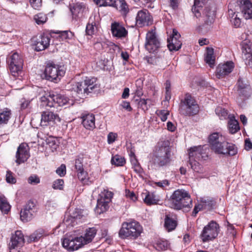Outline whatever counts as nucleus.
<instances>
[{"label":"nucleus","mask_w":252,"mask_h":252,"mask_svg":"<svg viewBox=\"0 0 252 252\" xmlns=\"http://www.w3.org/2000/svg\"><path fill=\"white\" fill-rule=\"evenodd\" d=\"M50 39L47 36L42 35L35 43V50L40 51L45 50L49 45Z\"/></svg>","instance_id":"7c9ffc66"},{"label":"nucleus","mask_w":252,"mask_h":252,"mask_svg":"<svg viewBox=\"0 0 252 252\" xmlns=\"http://www.w3.org/2000/svg\"><path fill=\"white\" fill-rule=\"evenodd\" d=\"M228 118H229L228 123L229 131L231 133L234 134L240 129L239 123L238 121L235 120L233 116L229 115Z\"/></svg>","instance_id":"ea45409f"},{"label":"nucleus","mask_w":252,"mask_h":252,"mask_svg":"<svg viewBox=\"0 0 252 252\" xmlns=\"http://www.w3.org/2000/svg\"><path fill=\"white\" fill-rule=\"evenodd\" d=\"M142 197L145 203L151 205L158 203L159 199L153 192L145 190L141 194Z\"/></svg>","instance_id":"c756f323"},{"label":"nucleus","mask_w":252,"mask_h":252,"mask_svg":"<svg viewBox=\"0 0 252 252\" xmlns=\"http://www.w3.org/2000/svg\"><path fill=\"white\" fill-rule=\"evenodd\" d=\"M192 200L189 192L185 189L175 190L170 197V207L176 210L192 207Z\"/></svg>","instance_id":"7ed1b4c3"},{"label":"nucleus","mask_w":252,"mask_h":252,"mask_svg":"<svg viewBox=\"0 0 252 252\" xmlns=\"http://www.w3.org/2000/svg\"><path fill=\"white\" fill-rule=\"evenodd\" d=\"M241 10L246 19H252V3L249 0H238Z\"/></svg>","instance_id":"bb28decb"},{"label":"nucleus","mask_w":252,"mask_h":252,"mask_svg":"<svg viewBox=\"0 0 252 252\" xmlns=\"http://www.w3.org/2000/svg\"><path fill=\"white\" fill-rule=\"evenodd\" d=\"M143 228L140 223L135 220L124 222L119 231V236L122 239L138 238L142 232Z\"/></svg>","instance_id":"20e7f679"},{"label":"nucleus","mask_w":252,"mask_h":252,"mask_svg":"<svg viewBox=\"0 0 252 252\" xmlns=\"http://www.w3.org/2000/svg\"><path fill=\"white\" fill-rule=\"evenodd\" d=\"M219 224L214 221H211L206 225L201 234V238L203 242L211 241L216 238L219 233Z\"/></svg>","instance_id":"f8f14e48"},{"label":"nucleus","mask_w":252,"mask_h":252,"mask_svg":"<svg viewBox=\"0 0 252 252\" xmlns=\"http://www.w3.org/2000/svg\"><path fill=\"white\" fill-rule=\"evenodd\" d=\"M224 140V138L219 132H214L210 134L208 138L209 143L211 145V148H214L217 151H219L216 145Z\"/></svg>","instance_id":"2f4dec72"},{"label":"nucleus","mask_w":252,"mask_h":252,"mask_svg":"<svg viewBox=\"0 0 252 252\" xmlns=\"http://www.w3.org/2000/svg\"><path fill=\"white\" fill-rule=\"evenodd\" d=\"M177 221L173 218L166 216L164 220V227L168 231H171L175 229L177 226Z\"/></svg>","instance_id":"79ce46f5"},{"label":"nucleus","mask_w":252,"mask_h":252,"mask_svg":"<svg viewBox=\"0 0 252 252\" xmlns=\"http://www.w3.org/2000/svg\"><path fill=\"white\" fill-rule=\"evenodd\" d=\"M210 0H194L192 11L197 18L202 17L205 24L210 26L214 22L215 8L208 4Z\"/></svg>","instance_id":"f257e3e1"},{"label":"nucleus","mask_w":252,"mask_h":252,"mask_svg":"<svg viewBox=\"0 0 252 252\" xmlns=\"http://www.w3.org/2000/svg\"><path fill=\"white\" fill-rule=\"evenodd\" d=\"M168 247V243L166 241H158L155 246V248L158 251H163L167 249Z\"/></svg>","instance_id":"864d4df0"},{"label":"nucleus","mask_w":252,"mask_h":252,"mask_svg":"<svg viewBox=\"0 0 252 252\" xmlns=\"http://www.w3.org/2000/svg\"><path fill=\"white\" fill-rule=\"evenodd\" d=\"M82 124L87 129L93 130L95 127V117L92 113L82 114L81 117Z\"/></svg>","instance_id":"a878e982"},{"label":"nucleus","mask_w":252,"mask_h":252,"mask_svg":"<svg viewBox=\"0 0 252 252\" xmlns=\"http://www.w3.org/2000/svg\"><path fill=\"white\" fill-rule=\"evenodd\" d=\"M151 101V100L149 99L141 98L138 102V105L143 110H147L148 109V106L150 105Z\"/></svg>","instance_id":"6e6d98bb"},{"label":"nucleus","mask_w":252,"mask_h":252,"mask_svg":"<svg viewBox=\"0 0 252 252\" xmlns=\"http://www.w3.org/2000/svg\"><path fill=\"white\" fill-rule=\"evenodd\" d=\"M56 173L60 176L63 177L66 174V166L64 164H62L56 170Z\"/></svg>","instance_id":"0e129e2a"},{"label":"nucleus","mask_w":252,"mask_h":252,"mask_svg":"<svg viewBox=\"0 0 252 252\" xmlns=\"http://www.w3.org/2000/svg\"><path fill=\"white\" fill-rule=\"evenodd\" d=\"M157 114L162 122H165L167 119L169 112L166 110H158Z\"/></svg>","instance_id":"4d7b16f0"},{"label":"nucleus","mask_w":252,"mask_h":252,"mask_svg":"<svg viewBox=\"0 0 252 252\" xmlns=\"http://www.w3.org/2000/svg\"><path fill=\"white\" fill-rule=\"evenodd\" d=\"M204 61L210 67H213L215 63V56L214 49L212 48L207 47L206 52L204 55Z\"/></svg>","instance_id":"e433bc0d"},{"label":"nucleus","mask_w":252,"mask_h":252,"mask_svg":"<svg viewBox=\"0 0 252 252\" xmlns=\"http://www.w3.org/2000/svg\"><path fill=\"white\" fill-rule=\"evenodd\" d=\"M11 209V206L6 197L0 194V210L4 214H7Z\"/></svg>","instance_id":"37998d69"},{"label":"nucleus","mask_w":252,"mask_h":252,"mask_svg":"<svg viewBox=\"0 0 252 252\" xmlns=\"http://www.w3.org/2000/svg\"><path fill=\"white\" fill-rule=\"evenodd\" d=\"M213 204V202L212 200L202 199L201 203L194 207L193 211V214L194 215H196V214L201 210H209L211 209Z\"/></svg>","instance_id":"f704fd0d"},{"label":"nucleus","mask_w":252,"mask_h":252,"mask_svg":"<svg viewBox=\"0 0 252 252\" xmlns=\"http://www.w3.org/2000/svg\"><path fill=\"white\" fill-rule=\"evenodd\" d=\"M69 100V99L65 95L61 94H54L51 93H46L40 97L41 105L50 108L70 104Z\"/></svg>","instance_id":"39448f33"},{"label":"nucleus","mask_w":252,"mask_h":252,"mask_svg":"<svg viewBox=\"0 0 252 252\" xmlns=\"http://www.w3.org/2000/svg\"><path fill=\"white\" fill-rule=\"evenodd\" d=\"M31 6L35 9H38L41 6V0H29Z\"/></svg>","instance_id":"69168bd1"},{"label":"nucleus","mask_w":252,"mask_h":252,"mask_svg":"<svg viewBox=\"0 0 252 252\" xmlns=\"http://www.w3.org/2000/svg\"><path fill=\"white\" fill-rule=\"evenodd\" d=\"M28 182L30 184H37L40 183V179L36 175L31 176L29 178Z\"/></svg>","instance_id":"338daca9"},{"label":"nucleus","mask_w":252,"mask_h":252,"mask_svg":"<svg viewBox=\"0 0 252 252\" xmlns=\"http://www.w3.org/2000/svg\"><path fill=\"white\" fill-rule=\"evenodd\" d=\"M95 2L100 6L114 7L123 15H126L129 11L128 5L125 0H96Z\"/></svg>","instance_id":"ddd939ff"},{"label":"nucleus","mask_w":252,"mask_h":252,"mask_svg":"<svg viewBox=\"0 0 252 252\" xmlns=\"http://www.w3.org/2000/svg\"><path fill=\"white\" fill-rule=\"evenodd\" d=\"M25 243L24 236L20 230L12 234L9 243L10 252H19Z\"/></svg>","instance_id":"4468645a"},{"label":"nucleus","mask_w":252,"mask_h":252,"mask_svg":"<svg viewBox=\"0 0 252 252\" xmlns=\"http://www.w3.org/2000/svg\"><path fill=\"white\" fill-rule=\"evenodd\" d=\"M136 22L139 27L148 26L152 23V18L149 11L146 9L139 10L137 14Z\"/></svg>","instance_id":"aec40b11"},{"label":"nucleus","mask_w":252,"mask_h":252,"mask_svg":"<svg viewBox=\"0 0 252 252\" xmlns=\"http://www.w3.org/2000/svg\"><path fill=\"white\" fill-rule=\"evenodd\" d=\"M63 247L69 252H74L85 246L82 237L75 234L67 236L62 241Z\"/></svg>","instance_id":"9b49d317"},{"label":"nucleus","mask_w":252,"mask_h":252,"mask_svg":"<svg viewBox=\"0 0 252 252\" xmlns=\"http://www.w3.org/2000/svg\"><path fill=\"white\" fill-rule=\"evenodd\" d=\"M7 61L11 74L14 76L18 75L23 68V60L21 55L18 52H13L9 55Z\"/></svg>","instance_id":"9d476101"},{"label":"nucleus","mask_w":252,"mask_h":252,"mask_svg":"<svg viewBox=\"0 0 252 252\" xmlns=\"http://www.w3.org/2000/svg\"><path fill=\"white\" fill-rule=\"evenodd\" d=\"M113 193L106 189H103L99 193L95 211L98 214L105 212L109 208L108 203L110 202Z\"/></svg>","instance_id":"1a4fd4ad"},{"label":"nucleus","mask_w":252,"mask_h":252,"mask_svg":"<svg viewBox=\"0 0 252 252\" xmlns=\"http://www.w3.org/2000/svg\"><path fill=\"white\" fill-rule=\"evenodd\" d=\"M111 162L113 165L117 166H122L124 165L126 161L124 157L118 155H116L112 157Z\"/></svg>","instance_id":"49530a36"},{"label":"nucleus","mask_w":252,"mask_h":252,"mask_svg":"<svg viewBox=\"0 0 252 252\" xmlns=\"http://www.w3.org/2000/svg\"><path fill=\"white\" fill-rule=\"evenodd\" d=\"M111 30L112 35L117 38H123L127 35V31L125 28L119 23H112Z\"/></svg>","instance_id":"393cba45"},{"label":"nucleus","mask_w":252,"mask_h":252,"mask_svg":"<svg viewBox=\"0 0 252 252\" xmlns=\"http://www.w3.org/2000/svg\"><path fill=\"white\" fill-rule=\"evenodd\" d=\"M216 146L219 149V151H217L214 148H212V149L218 154L234 156L237 153V149L235 145L225 142L224 140L220 142Z\"/></svg>","instance_id":"f3484780"},{"label":"nucleus","mask_w":252,"mask_h":252,"mask_svg":"<svg viewBox=\"0 0 252 252\" xmlns=\"http://www.w3.org/2000/svg\"><path fill=\"white\" fill-rule=\"evenodd\" d=\"M47 144L52 152H54L59 148V142L58 139L53 137H49L46 140Z\"/></svg>","instance_id":"a18cd8bd"},{"label":"nucleus","mask_w":252,"mask_h":252,"mask_svg":"<svg viewBox=\"0 0 252 252\" xmlns=\"http://www.w3.org/2000/svg\"><path fill=\"white\" fill-rule=\"evenodd\" d=\"M96 233V229L94 227H91L87 229L84 235L80 236L84 245L92 242Z\"/></svg>","instance_id":"72a5a7b5"},{"label":"nucleus","mask_w":252,"mask_h":252,"mask_svg":"<svg viewBox=\"0 0 252 252\" xmlns=\"http://www.w3.org/2000/svg\"><path fill=\"white\" fill-rule=\"evenodd\" d=\"M47 234L43 229H39L30 236L29 241L30 242H36L41 238Z\"/></svg>","instance_id":"c03bdc74"},{"label":"nucleus","mask_w":252,"mask_h":252,"mask_svg":"<svg viewBox=\"0 0 252 252\" xmlns=\"http://www.w3.org/2000/svg\"><path fill=\"white\" fill-rule=\"evenodd\" d=\"M98 19V17L97 16H91L90 18L86 29V32L87 34L91 35L94 33L97 25L96 20H97Z\"/></svg>","instance_id":"c9c22d12"},{"label":"nucleus","mask_w":252,"mask_h":252,"mask_svg":"<svg viewBox=\"0 0 252 252\" xmlns=\"http://www.w3.org/2000/svg\"><path fill=\"white\" fill-rule=\"evenodd\" d=\"M32 99H26L25 98H23L21 100V109H25L30 107L31 102Z\"/></svg>","instance_id":"680f3d73"},{"label":"nucleus","mask_w":252,"mask_h":252,"mask_svg":"<svg viewBox=\"0 0 252 252\" xmlns=\"http://www.w3.org/2000/svg\"><path fill=\"white\" fill-rule=\"evenodd\" d=\"M153 159L154 163L159 167L169 165L172 161V155L169 147H159L155 152Z\"/></svg>","instance_id":"6e6552de"},{"label":"nucleus","mask_w":252,"mask_h":252,"mask_svg":"<svg viewBox=\"0 0 252 252\" xmlns=\"http://www.w3.org/2000/svg\"><path fill=\"white\" fill-rule=\"evenodd\" d=\"M29 148L25 143L19 145L16 154V162L18 165L27 161L30 157Z\"/></svg>","instance_id":"a211bd4d"},{"label":"nucleus","mask_w":252,"mask_h":252,"mask_svg":"<svg viewBox=\"0 0 252 252\" xmlns=\"http://www.w3.org/2000/svg\"><path fill=\"white\" fill-rule=\"evenodd\" d=\"M130 161L132 167L134 171L137 174L140 175L143 173V169L141 167L138 161L136 158L134 153L131 152L129 154Z\"/></svg>","instance_id":"4c0bfd02"},{"label":"nucleus","mask_w":252,"mask_h":252,"mask_svg":"<svg viewBox=\"0 0 252 252\" xmlns=\"http://www.w3.org/2000/svg\"><path fill=\"white\" fill-rule=\"evenodd\" d=\"M234 67V63L232 61H227L223 63L220 64L216 69V75L218 78H222L232 72Z\"/></svg>","instance_id":"4be33fe9"},{"label":"nucleus","mask_w":252,"mask_h":252,"mask_svg":"<svg viewBox=\"0 0 252 252\" xmlns=\"http://www.w3.org/2000/svg\"><path fill=\"white\" fill-rule=\"evenodd\" d=\"M34 20L38 25H40L45 23L47 18L45 14L40 13L34 16Z\"/></svg>","instance_id":"8fccbe9b"},{"label":"nucleus","mask_w":252,"mask_h":252,"mask_svg":"<svg viewBox=\"0 0 252 252\" xmlns=\"http://www.w3.org/2000/svg\"><path fill=\"white\" fill-rule=\"evenodd\" d=\"M199 110V106L194 98L190 94H186L180 104V113L183 115L191 116L196 114Z\"/></svg>","instance_id":"423d86ee"},{"label":"nucleus","mask_w":252,"mask_h":252,"mask_svg":"<svg viewBox=\"0 0 252 252\" xmlns=\"http://www.w3.org/2000/svg\"><path fill=\"white\" fill-rule=\"evenodd\" d=\"M208 150V149L206 148L204 149L201 146L191 147L189 150V164L194 172L196 173L203 172V168L200 161L207 158L208 156L207 151Z\"/></svg>","instance_id":"f03ea898"},{"label":"nucleus","mask_w":252,"mask_h":252,"mask_svg":"<svg viewBox=\"0 0 252 252\" xmlns=\"http://www.w3.org/2000/svg\"><path fill=\"white\" fill-rule=\"evenodd\" d=\"M170 185V182L168 180L165 179L158 182H154L152 183V186L155 188L158 187L163 189H165Z\"/></svg>","instance_id":"de8ad7c7"},{"label":"nucleus","mask_w":252,"mask_h":252,"mask_svg":"<svg viewBox=\"0 0 252 252\" xmlns=\"http://www.w3.org/2000/svg\"><path fill=\"white\" fill-rule=\"evenodd\" d=\"M84 215L81 209H75L71 214V217L76 220H81L84 217Z\"/></svg>","instance_id":"5fc2aeb1"},{"label":"nucleus","mask_w":252,"mask_h":252,"mask_svg":"<svg viewBox=\"0 0 252 252\" xmlns=\"http://www.w3.org/2000/svg\"><path fill=\"white\" fill-rule=\"evenodd\" d=\"M11 115V110L8 108H4L0 111V125L6 124Z\"/></svg>","instance_id":"a19ab883"},{"label":"nucleus","mask_w":252,"mask_h":252,"mask_svg":"<svg viewBox=\"0 0 252 252\" xmlns=\"http://www.w3.org/2000/svg\"><path fill=\"white\" fill-rule=\"evenodd\" d=\"M69 9L73 18H76L79 17L80 15L82 14L85 9V6L83 3L77 2L72 5H70Z\"/></svg>","instance_id":"473e14b6"},{"label":"nucleus","mask_w":252,"mask_h":252,"mask_svg":"<svg viewBox=\"0 0 252 252\" xmlns=\"http://www.w3.org/2000/svg\"><path fill=\"white\" fill-rule=\"evenodd\" d=\"M238 92L240 95L245 98L248 97L252 92V89L250 85L246 81L240 78L237 82Z\"/></svg>","instance_id":"cd10ccee"},{"label":"nucleus","mask_w":252,"mask_h":252,"mask_svg":"<svg viewBox=\"0 0 252 252\" xmlns=\"http://www.w3.org/2000/svg\"><path fill=\"white\" fill-rule=\"evenodd\" d=\"M6 180L7 183L14 184L16 182V179L13 177L12 173L7 171L6 175Z\"/></svg>","instance_id":"e2e57ef3"},{"label":"nucleus","mask_w":252,"mask_h":252,"mask_svg":"<svg viewBox=\"0 0 252 252\" xmlns=\"http://www.w3.org/2000/svg\"><path fill=\"white\" fill-rule=\"evenodd\" d=\"M180 36L178 31L173 29L172 36L167 39L168 47L170 51H177L181 48L182 43L179 40Z\"/></svg>","instance_id":"412c9836"},{"label":"nucleus","mask_w":252,"mask_h":252,"mask_svg":"<svg viewBox=\"0 0 252 252\" xmlns=\"http://www.w3.org/2000/svg\"><path fill=\"white\" fill-rule=\"evenodd\" d=\"M85 86L87 94L91 93L99 88L97 84V79L94 77H86L83 81Z\"/></svg>","instance_id":"c85d7f7f"},{"label":"nucleus","mask_w":252,"mask_h":252,"mask_svg":"<svg viewBox=\"0 0 252 252\" xmlns=\"http://www.w3.org/2000/svg\"><path fill=\"white\" fill-rule=\"evenodd\" d=\"M59 36L62 40H68L72 39L74 36V34L70 31H64L59 32Z\"/></svg>","instance_id":"603ef678"},{"label":"nucleus","mask_w":252,"mask_h":252,"mask_svg":"<svg viewBox=\"0 0 252 252\" xmlns=\"http://www.w3.org/2000/svg\"><path fill=\"white\" fill-rule=\"evenodd\" d=\"M78 178L83 184L87 183L88 180V173L84 169L77 171Z\"/></svg>","instance_id":"3c124183"},{"label":"nucleus","mask_w":252,"mask_h":252,"mask_svg":"<svg viewBox=\"0 0 252 252\" xmlns=\"http://www.w3.org/2000/svg\"><path fill=\"white\" fill-rule=\"evenodd\" d=\"M34 207V204L32 202H29L25 206L20 213V218L22 221L27 222L32 219Z\"/></svg>","instance_id":"b1692460"},{"label":"nucleus","mask_w":252,"mask_h":252,"mask_svg":"<svg viewBox=\"0 0 252 252\" xmlns=\"http://www.w3.org/2000/svg\"><path fill=\"white\" fill-rule=\"evenodd\" d=\"M242 57L246 65L252 67V42L248 39L243 40L241 43Z\"/></svg>","instance_id":"2eb2a0df"},{"label":"nucleus","mask_w":252,"mask_h":252,"mask_svg":"<svg viewBox=\"0 0 252 252\" xmlns=\"http://www.w3.org/2000/svg\"><path fill=\"white\" fill-rule=\"evenodd\" d=\"M228 15L232 25L235 28H240L241 25V19L238 16V13L234 12L232 10L230 9L228 10Z\"/></svg>","instance_id":"58836bf2"},{"label":"nucleus","mask_w":252,"mask_h":252,"mask_svg":"<svg viewBox=\"0 0 252 252\" xmlns=\"http://www.w3.org/2000/svg\"><path fill=\"white\" fill-rule=\"evenodd\" d=\"M126 196L133 201L137 200V197L133 191H130L129 190H126Z\"/></svg>","instance_id":"774afa93"},{"label":"nucleus","mask_w":252,"mask_h":252,"mask_svg":"<svg viewBox=\"0 0 252 252\" xmlns=\"http://www.w3.org/2000/svg\"><path fill=\"white\" fill-rule=\"evenodd\" d=\"M61 119L59 115L50 111L43 112L41 114V125L43 126L52 125L57 122H60Z\"/></svg>","instance_id":"6ab92c4d"},{"label":"nucleus","mask_w":252,"mask_h":252,"mask_svg":"<svg viewBox=\"0 0 252 252\" xmlns=\"http://www.w3.org/2000/svg\"><path fill=\"white\" fill-rule=\"evenodd\" d=\"M65 73V70L63 65L55 64L53 62L47 63L44 70L46 79L56 82L59 81Z\"/></svg>","instance_id":"0eeeda50"},{"label":"nucleus","mask_w":252,"mask_h":252,"mask_svg":"<svg viewBox=\"0 0 252 252\" xmlns=\"http://www.w3.org/2000/svg\"><path fill=\"white\" fill-rule=\"evenodd\" d=\"M215 112L220 120L226 119L228 117V112L227 110L219 106L217 107L215 110Z\"/></svg>","instance_id":"09e8293b"},{"label":"nucleus","mask_w":252,"mask_h":252,"mask_svg":"<svg viewBox=\"0 0 252 252\" xmlns=\"http://www.w3.org/2000/svg\"><path fill=\"white\" fill-rule=\"evenodd\" d=\"M68 88L70 91L74 92L79 98H82L87 94L85 86L83 81L71 82L68 85Z\"/></svg>","instance_id":"5701e85b"},{"label":"nucleus","mask_w":252,"mask_h":252,"mask_svg":"<svg viewBox=\"0 0 252 252\" xmlns=\"http://www.w3.org/2000/svg\"><path fill=\"white\" fill-rule=\"evenodd\" d=\"M145 46L150 53L154 52L159 47L160 42L155 30H152L147 33Z\"/></svg>","instance_id":"dca6fc26"},{"label":"nucleus","mask_w":252,"mask_h":252,"mask_svg":"<svg viewBox=\"0 0 252 252\" xmlns=\"http://www.w3.org/2000/svg\"><path fill=\"white\" fill-rule=\"evenodd\" d=\"M118 137V134L116 133L111 132L108 133L107 135V143L109 144H113L116 140Z\"/></svg>","instance_id":"bf43d9fd"},{"label":"nucleus","mask_w":252,"mask_h":252,"mask_svg":"<svg viewBox=\"0 0 252 252\" xmlns=\"http://www.w3.org/2000/svg\"><path fill=\"white\" fill-rule=\"evenodd\" d=\"M75 168L77 171H81L84 169L83 165V158H78L75 160Z\"/></svg>","instance_id":"052dcab7"},{"label":"nucleus","mask_w":252,"mask_h":252,"mask_svg":"<svg viewBox=\"0 0 252 252\" xmlns=\"http://www.w3.org/2000/svg\"><path fill=\"white\" fill-rule=\"evenodd\" d=\"M64 181L63 179H57L53 184V188L55 189H63V188Z\"/></svg>","instance_id":"13d9d810"}]
</instances>
